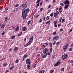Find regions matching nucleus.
Returning a JSON list of instances; mask_svg holds the SVG:
<instances>
[{
  "mask_svg": "<svg viewBox=\"0 0 73 73\" xmlns=\"http://www.w3.org/2000/svg\"><path fill=\"white\" fill-rule=\"evenodd\" d=\"M71 62L72 63H73L72 64V65L73 66V60H72L71 61Z\"/></svg>",
  "mask_w": 73,
  "mask_h": 73,
  "instance_id": "54",
  "label": "nucleus"
},
{
  "mask_svg": "<svg viewBox=\"0 0 73 73\" xmlns=\"http://www.w3.org/2000/svg\"><path fill=\"white\" fill-rule=\"evenodd\" d=\"M40 2V0H38L36 1V3H39Z\"/></svg>",
  "mask_w": 73,
  "mask_h": 73,
  "instance_id": "23",
  "label": "nucleus"
},
{
  "mask_svg": "<svg viewBox=\"0 0 73 73\" xmlns=\"http://www.w3.org/2000/svg\"><path fill=\"white\" fill-rule=\"evenodd\" d=\"M43 9V8L42 7L40 8V11H42V10Z\"/></svg>",
  "mask_w": 73,
  "mask_h": 73,
  "instance_id": "33",
  "label": "nucleus"
},
{
  "mask_svg": "<svg viewBox=\"0 0 73 73\" xmlns=\"http://www.w3.org/2000/svg\"><path fill=\"white\" fill-rule=\"evenodd\" d=\"M18 49V47H15V48H14V51L15 52H16Z\"/></svg>",
  "mask_w": 73,
  "mask_h": 73,
  "instance_id": "12",
  "label": "nucleus"
},
{
  "mask_svg": "<svg viewBox=\"0 0 73 73\" xmlns=\"http://www.w3.org/2000/svg\"><path fill=\"white\" fill-rule=\"evenodd\" d=\"M54 24H57V22L56 21H54L53 22Z\"/></svg>",
  "mask_w": 73,
  "mask_h": 73,
  "instance_id": "59",
  "label": "nucleus"
},
{
  "mask_svg": "<svg viewBox=\"0 0 73 73\" xmlns=\"http://www.w3.org/2000/svg\"><path fill=\"white\" fill-rule=\"evenodd\" d=\"M64 4L65 5L67 4V5H69V1L66 0L65 1V2H64Z\"/></svg>",
  "mask_w": 73,
  "mask_h": 73,
  "instance_id": "9",
  "label": "nucleus"
},
{
  "mask_svg": "<svg viewBox=\"0 0 73 73\" xmlns=\"http://www.w3.org/2000/svg\"><path fill=\"white\" fill-rule=\"evenodd\" d=\"M51 12V10H48V13H49V12Z\"/></svg>",
  "mask_w": 73,
  "mask_h": 73,
  "instance_id": "50",
  "label": "nucleus"
},
{
  "mask_svg": "<svg viewBox=\"0 0 73 73\" xmlns=\"http://www.w3.org/2000/svg\"><path fill=\"white\" fill-rule=\"evenodd\" d=\"M29 45V44L28 43L26 45H25V47H27V46H28V45Z\"/></svg>",
  "mask_w": 73,
  "mask_h": 73,
  "instance_id": "30",
  "label": "nucleus"
},
{
  "mask_svg": "<svg viewBox=\"0 0 73 73\" xmlns=\"http://www.w3.org/2000/svg\"><path fill=\"white\" fill-rule=\"evenodd\" d=\"M31 65H30L29 64L27 66V67H31Z\"/></svg>",
  "mask_w": 73,
  "mask_h": 73,
  "instance_id": "48",
  "label": "nucleus"
},
{
  "mask_svg": "<svg viewBox=\"0 0 73 73\" xmlns=\"http://www.w3.org/2000/svg\"><path fill=\"white\" fill-rule=\"evenodd\" d=\"M72 49H73V48H71L69 49L68 50L69 51H70V52H71V51L72 50Z\"/></svg>",
  "mask_w": 73,
  "mask_h": 73,
  "instance_id": "18",
  "label": "nucleus"
},
{
  "mask_svg": "<svg viewBox=\"0 0 73 73\" xmlns=\"http://www.w3.org/2000/svg\"><path fill=\"white\" fill-rule=\"evenodd\" d=\"M68 57V56L66 54H64L62 56V60H65Z\"/></svg>",
  "mask_w": 73,
  "mask_h": 73,
  "instance_id": "4",
  "label": "nucleus"
},
{
  "mask_svg": "<svg viewBox=\"0 0 73 73\" xmlns=\"http://www.w3.org/2000/svg\"><path fill=\"white\" fill-rule=\"evenodd\" d=\"M31 23V21H28V23L29 24H30V23Z\"/></svg>",
  "mask_w": 73,
  "mask_h": 73,
  "instance_id": "52",
  "label": "nucleus"
},
{
  "mask_svg": "<svg viewBox=\"0 0 73 73\" xmlns=\"http://www.w3.org/2000/svg\"><path fill=\"white\" fill-rule=\"evenodd\" d=\"M50 44L51 48H52V44L51 43H50Z\"/></svg>",
  "mask_w": 73,
  "mask_h": 73,
  "instance_id": "25",
  "label": "nucleus"
},
{
  "mask_svg": "<svg viewBox=\"0 0 73 73\" xmlns=\"http://www.w3.org/2000/svg\"><path fill=\"white\" fill-rule=\"evenodd\" d=\"M27 29V28L26 27H23L22 31H26V30Z\"/></svg>",
  "mask_w": 73,
  "mask_h": 73,
  "instance_id": "13",
  "label": "nucleus"
},
{
  "mask_svg": "<svg viewBox=\"0 0 73 73\" xmlns=\"http://www.w3.org/2000/svg\"><path fill=\"white\" fill-rule=\"evenodd\" d=\"M61 71L63 72L64 70V68H62L61 70Z\"/></svg>",
  "mask_w": 73,
  "mask_h": 73,
  "instance_id": "38",
  "label": "nucleus"
},
{
  "mask_svg": "<svg viewBox=\"0 0 73 73\" xmlns=\"http://www.w3.org/2000/svg\"><path fill=\"white\" fill-rule=\"evenodd\" d=\"M65 20V19H64L62 20V23H64V21Z\"/></svg>",
  "mask_w": 73,
  "mask_h": 73,
  "instance_id": "39",
  "label": "nucleus"
},
{
  "mask_svg": "<svg viewBox=\"0 0 73 73\" xmlns=\"http://www.w3.org/2000/svg\"><path fill=\"white\" fill-rule=\"evenodd\" d=\"M50 7H51V5H49L48 7V8H50Z\"/></svg>",
  "mask_w": 73,
  "mask_h": 73,
  "instance_id": "57",
  "label": "nucleus"
},
{
  "mask_svg": "<svg viewBox=\"0 0 73 73\" xmlns=\"http://www.w3.org/2000/svg\"><path fill=\"white\" fill-rule=\"evenodd\" d=\"M59 38V37L58 36H56L54 37H53V40H57Z\"/></svg>",
  "mask_w": 73,
  "mask_h": 73,
  "instance_id": "8",
  "label": "nucleus"
},
{
  "mask_svg": "<svg viewBox=\"0 0 73 73\" xmlns=\"http://www.w3.org/2000/svg\"><path fill=\"white\" fill-rule=\"evenodd\" d=\"M62 12V11H59V12L60 13H61V12Z\"/></svg>",
  "mask_w": 73,
  "mask_h": 73,
  "instance_id": "61",
  "label": "nucleus"
},
{
  "mask_svg": "<svg viewBox=\"0 0 73 73\" xmlns=\"http://www.w3.org/2000/svg\"><path fill=\"white\" fill-rule=\"evenodd\" d=\"M30 59H28L26 60V63L27 64H31V62L30 61Z\"/></svg>",
  "mask_w": 73,
  "mask_h": 73,
  "instance_id": "6",
  "label": "nucleus"
},
{
  "mask_svg": "<svg viewBox=\"0 0 73 73\" xmlns=\"http://www.w3.org/2000/svg\"><path fill=\"white\" fill-rule=\"evenodd\" d=\"M35 66H36V64H34L33 65V67H35Z\"/></svg>",
  "mask_w": 73,
  "mask_h": 73,
  "instance_id": "58",
  "label": "nucleus"
},
{
  "mask_svg": "<svg viewBox=\"0 0 73 73\" xmlns=\"http://www.w3.org/2000/svg\"><path fill=\"white\" fill-rule=\"evenodd\" d=\"M19 29V27H16V29L15 30V31L16 32V31H17Z\"/></svg>",
  "mask_w": 73,
  "mask_h": 73,
  "instance_id": "15",
  "label": "nucleus"
},
{
  "mask_svg": "<svg viewBox=\"0 0 73 73\" xmlns=\"http://www.w3.org/2000/svg\"><path fill=\"white\" fill-rule=\"evenodd\" d=\"M15 37V36H11V38L12 39H13V38H14Z\"/></svg>",
  "mask_w": 73,
  "mask_h": 73,
  "instance_id": "24",
  "label": "nucleus"
},
{
  "mask_svg": "<svg viewBox=\"0 0 73 73\" xmlns=\"http://www.w3.org/2000/svg\"><path fill=\"white\" fill-rule=\"evenodd\" d=\"M49 19V16H47L46 17V20H48Z\"/></svg>",
  "mask_w": 73,
  "mask_h": 73,
  "instance_id": "28",
  "label": "nucleus"
},
{
  "mask_svg": "<svg viewBox=\"0 0 73 73\" xmlns=\"http://www.w3.org/2000/svg\"><path fill=\"white\" fill-rule=\"evenodd\" d=\"M47 53V55L48 54V55H50V52H48V53Z\"/></svg>",
  "mask_w": 73,
  "mask_h": 73,
  "instance_id": "46",
  "label": "nucleus"
},
{
  "mask_svg": "<svg viewBox=\"0 0 73 73\" xmlns=\"http://www.w3.org/2000/svg\"><path fill=\"white\" fill-rule=\"evenodd\" d=\"M50 16L51 17H53V13H52L50 14Z\"/></svg>",
  "mask_w": 73,
  "mask_h": 73,
  "instance_id": "27",
  "label": "nucleus"
},
{
  "mask_svg": "<svg viewBox=\"0 0 73 73\" xmlns=\"http://www.w3.org/2000/svg\"><path fill=\"white\" fill-rule=\"evenodd\" d=\"M62 9V6H60L59 8V10H61Z\"/></svg>",
  "mask_w": 73,
  "mask_h": 73,
  "instance_id": "35",
  "label": "nucleus"
},
{
  "mask_svg": "<svg viewBox=\"0 0 73 73\" xmlns=\"http://www.w3.org/2000/svg\"><path fill=\"white\" fill-rule=\"evenodd\" d=\"M52 50H53V49H52V48H50V52L51 53L52 52Z\"/></svg>",
  "mask_w": 73,
  "mask_h": 73,
  "instance_id": "21",
  "label": "nucleus"
},
{
  "mask_svg": "<svg viewBox=\"0 0 73 73\" xmlns=\"http://www.w3.org/2000/svg\"><path fill=\"white\" fill-rule=\"evenodd\" d=\"M18 62H19V60H17L15 61V62H16V63H18Z\"/></svg>",
  "mask_w": 73,
  "mask_h": 73,
  "instance_id": "36",
  "label": "nucleus"
},
{
  "mask_svg": "<svg viewBox=\"0 0 73 73\" xmlns=\"http://www.w3.org/2000/svg\"><path fill=\"white\" fill-rule=\"evenodd\" d=\"M52 34L53 35H56V32H54Z\"/></svg>",
  "mask_w": 73,
  "mask_h": 73,
  "instance_id": "37",
  "label": "nucleus"
},
{
  "mask_svg": "<svg viewBox=\"0 0 73 73\" xmlns=\"http://www.w3.org/2000/svg\"><path fill=\"white\" fill-rule=\"evenodd\" d=\"M22 7L23 8H25L22 9V15L23 16V19L24 20H25L26 19V17L28 15V13L29 12V8L25 9V8H27V4L25 3H23L21 5Z\"/></svg>",
  "mask_w": 73,
  "mask_h": 73,
  "instance_id": "1",
  "label": "nucleus"
},
{
  "mask_svg": "<svg viewBox=\"0 0 73 73\" xmlns=\"http://www.w3.org/2000/svg\"><path fill=\"white\" fill-rule=\"evenodd\" d=\"M39 16V15H38L37 16H36V18H37Z\"/></svg>",
  "mask_w": 73,
  "mask_h": 73,
  "instance_id": "63",
  "label": "nucleus"
},
{
  "mask_svg": "<svg viewBox=\"0 0 73 73\" xmlns=\"http://www.w3.org/2000/svg\"><path fill=\"white\" fill-rule=\"evenodd\" d=\"M70 47H73V43H72L70 46Z\"/></svg>",
  "mask_w": 73,
  "mask_h": 73,
  "instance_id": "44",
  "label": "nucleus"
},
{
  "mask_svg": "<svg viewBox=\"0 0 73 73\" xmlns=\"http://www.w3.org/2000/svg\"><path fill=\"white\" fill-rule=\"evenodd\" d=\"M68 46H69L68 44H67L66 46H65V47L67 48V47H68Z\"/></svg>",
  "mask_w": 73,
  "mask_h": 73,
  "instance_id": "32",
  "label": "nucleus"
},
{
  "mask_svg": "<svg viewBox=\"0 0 73 73\" xmlns=\"http://www.w3.org/2000/svg\"><path fill=\"white\" fill-rule=\"evenodd\" d=\"M60 5H61L62 6H64V4H63V3H60Z\"/></svg>",
  "mask_w": 73,
  "mask_h": 73,
  "instance_id": "34",
  "label": "nucleus"
},
{
  "mask_svg": "<svg viewBox=\"0 0 73 73\" xmlns=\"http://www.w3.org/2000/svg\"><path fill=\"white\" fill-rule=\"evenodd\" d=\"M59 14V12L58 11H56V13H54V17H56L57 16H58V15Z\"/></svg>",
  "mask_w": 73,
  "mask_h": 73,
  "instance_id": "5",
  "label": "nucleus"
},
{
  "mask_svg": "<svg viewBox=\"0 0 73 73\" xmlns=\"http://www.w3.org/2000/svg\"><path fill=\"white\" fill-rule=\"evenodd\" d=\"M50 21H49L48 22H46V24H49V23H50Z\"/></svg>",
  "mask_w": 73,
  "mask_h": 73,
  "instance_id": "40",
  "label": "nucleus"
},
{
  "mask_svg": "<svg viewBox=\"0 0 73 73\" xmlns=\"http://www.w3.org/2000/svg\"><path fill=\"white\" fill-rule=\"evenodd\" d=\"M24 58H27V55H25L24 56Z\"/></svg>",
  "mask_w": 73,
  "mask_h": 73,
  "instance_id": "43",
  "label": "nucleus"
},
{
  "mask_svg": "<svg viewBox=\"0 0 73 73\" xmlns=\"http://www.w3.org/2000/svg\"><path fill=\"white\" fill-rule=\"evenodd\" d=\"M3 65L4 66H6L7 65V63H5L3 64Z\"/></svg>",
  "mask_w": 73,
  "mask_h": 73,
  "instance_id": "20",
  "label": "nucleus"
},
{
  "mask_svg": "<svg viewBox=\"0 0 73 73\" xmlns=\"http://www.w3.org/2000/svg\"><path fill=\"white\" fill-rule=\"evenodd\" d=\"M5 24L3 25L1 27V28H3L5 27Z\"/></svg>",
  "mask_w": 73,
  "mask_h": 73,
  "instance_id": "29",
  "label": "nucleus"
},
{
  "mask_svg": "<svg viewBox=\"0 0 73 73\" xmlns=\"http://www.w3.org/2000/svg\"><path fill=\"white\" fill-rule=\"evenodd\" d=\"M8 8L7 7H6L5 9V11H8Z\"/></svg>",
  "mask_w": 73,
  "mask_h": 73,
  "instance_id": "47",
  "label": "nucleus"
},
{
  "mask_svg": "<svg viewBox=\"0 0 73 73\" xmlns=\"http://www.w3.org/2000/svg\"><path fill=\"white\" fill-rule=\"evenodd\" d=\"M4 33H2V35H4V33H5V32H4Z\"/></svg>",
  "mask_w": 73,
  "mask_h": 73,
  "instance_id": "49",
  "label": "nucleus"
},
{
  "mask_svg": "<svg viewBox=\"0 0 73 73\" xmlns=\"http://www.w3.org/2000/svg\"><path fill=\"white\" fill-rule=\"evenodd\" d=\"M42 4V2L40 3V5H41Z\"/></svg>",
  "mask_w": 73,
  "mask_h": 73,
  "instance_id": "60",
  "label": "nucleus"
},
{
  "mask_svg": "<svg viewBox=\"0 0 73 73\" xmlns=\"http://www.w3.org/2000/svg\"><path fill=\"white\" fill-rule=\"evenodd\" d=\"M55 57V55H53L52 56V57H51L52 60H53V59Z\"/></svg>",
  "mask_w": 73,
  "mask_h": 73,
  "instance_id": "16",
  "label": "nucleus"
},
{
  "mask_svg": "<svg viewBox=\"0 0 73 73\" xmlns=\"http://www.w3.org/2000/svg\"><path fill=\"white\" fill-rule=\"evenodd\" d=\"M39 22L40 23H41V22H42V19H40L39 20Z\"/></svg>",
  "mask_w": 73,
  "mask_h": 73,
  "instance_id": "55",
  "label": "nucleus"
},
{
  "mask_svg": "<svg viewBox=\"0 0 73 73\" xmlns=\"http://www.w3.org/2000/svg\"><path fill=\"white\" fill-rule=\"evenodd\" d=\"M55 44H56V41H54L53 43V45H55Z\"/></svg>",
  "mask_w": 73,
  "mask_h": 73,
  "instance_id": "51",
  "label": "nucleus"
},
{
  "mask_svg": "<svg viewBox=\"0 0 73 73\" xmlns=\"http://www.w3.org/2000/svg\"><path fill=\"white\" fill-rule=\"evenodd\" d=\"M45 44L46 46H48V43H46Z\"/></svg>",
  "mask_w": 73,
  "mask_h": 73,
  "instance_id": "53",
  "label": "nucleus"
},
{
  "mask_svg": "<svg viewBox=\"0 0 73 73\" xmlns=\"http://www.w3.org/2000/svg\"><path fill=\"white\" fill-rule=\"evenodd\" d=\"M54 70H51L50 71V73H53V72H54Z\"/></svg>",
  "mask_w": 73,
  "mask_h": 73,
  "instance_id": "19",
  "label": "nucleus"
},
{
  "mask_svg": "<svg viewBox=\"0 0 73 73\" xmlns=\"http://www.w3.org/2000/svg\"><path fill=\"white\" fill-rule=\"evenodd\" d=\"M62 31H63V29H60V32H62Z\"/></svg>",
  "mask_w": 73,
  "mask_h": 73,
  "instance_id": "42",
  "label": "nucleus"
},
{
  "mask_svg": "<svg viewBox=\"0 0 73 73\" xmlns=\"http://www.w3.org/2000/svg\"><path fill=\"white\" fill-rule=\"evenodd\" d=\"M27 69H31V68L29 67H27Z\"/></svg>",
  "mask_w": 73,
  "mask_h": 73,
  "instance_id": "62",
  "label": "nucleus"
},
{
  "mask_svg": "<svg viewBox=\"0 0 73 73\" xmlns=\"http://www.w3.org/2000/svg\"><path fill=\"white\" fill-rule=\"evenodd\" d=\"M56 23H54V25L55 27H57V25H56Z\"/></svg>",
  "mask_w": 73,
  "mask_h": 73,
  "instance_id": "31",
  "label": "nucleus"
},
{
  "mask_svg": "<svg viewBox=\"0 0 73 73\" xmlns=\"http://www.w3.org/2000/svg\"><path fill=\"white\" fill-rule=\"evenodd\" d=\"M33 36H32L30 38V40L28 43H29V44H31L32 42H33Z\"/></svg>",
  "mask_w": 73,
  "mask_h": 73,
  "instance_id": "3",
  "label": "nucleus"
},
{
  "mask_svg": "<svg viewBox=\"0 0 73 73\" xmlns=\"http://www.w3.org/2000/svg\"><path fill=\"white\" fill-rule=\"evenodd\" d=\"M12 50V49H11V48H10L9 49V51H11Z\"/></svg>",
  "mask_w": 73,
  "mask_h": 73,
  "instance_id": "64",
  "label": "nucleus"
},
{
  "mask_svg": "<svg viewBox=\"0 0 73 73\" xmlns=\"http://www.w3.org/2000/svg\"><path fill=\"white\" fill-rule=\"evenodd\" d=\"M13 68H14V66H13V67H11L10 68V70H12V69Z\"/></svg>",
  "mask_w": 73,
  "mask_h": 73,
  "instance_id": "26",
  "label": "nucleus"
},
{
  "mask_svg": "<svg viewBox=\"0 0 73 73\" xmlns=\"http://www.w3.org/2000/svg\"><path fill=\"white\" fill-rule=\"evenodd\" d=\"M47 55H48V53H46L45 55L42 56V58H45L47 56Z\"/></svg>",
  "mask_w": 73,
  "mask_h": 73,
  "instance_id": "11",
  "label": "nucleus"
},
{
  "mask_svg": "<svg viewBox=\"0 0 73 73\" xmlns=\"http://www.w3.org/2000/svg\"><path fill=\"white\" fill-rule=\"evenodd\" d=\"M61 60L60 59L54 65V66H58V65L61 64Z\"/></svg>",
  "mask_w": 73,
  "mask_h": 73,
  "instance_id": "2",
  "label": "nucleus"
},
{
  "mask_svg": "<svg viewBox=\"0 0 73 73\" xmlns=\"http://www.w3.org/2000/svg\"><path fill=\"white\" fill-rule=\"evenodd\" d=\"M58 44H59V42H57L56 43V45H58Z\"/></svg>",
  "mask_w": 73,
  "mask_h": 73,
  "instance_id": "41",
  "label": "nucleus"
},
{
  "mask_svg": "<svg viewBox=\"0 0 73 73\" xmlns=\"http://www.w3.org/2000/svg\"><path fill=\"white\" fill-rule=\"evenodd\" d=\"M45 72V70L40 71L39 72V73H44Z\"/></svg>",
  "mask_w": 73,
  "mask_h": 73,
  "instance_id": "17",
  "label": "nucleus"
},
{
  "mask_svg": "<svg viewBox=\"0 0 73 73\" xmlns=\"http://www.w3.org/2000/svg\"><path fill=\"white\" fill-rule=\"evenodd\" d=\"M18 6H19V5H15V7H18Z\"/></svg>",
  "mask_w": 73,
  "mask_h": 73,
  "instance_id": "56",
  "label": "nucleus"
},
{
  "mask_svg": "<svg viewBox=\"0 0 73 73\" xmlns=\"http://www.w3.org/2000/svg\"><path fill=\"white\" fill-rule=\"evenodd\" d=\"M68 7H69V5H66L64 7V8H65V9H67V8H68Z\"/></svg>",
  "mask_w": 73,
  "mask_h": 73,
  "instance_id": "14",
  "label": "nucleus"
},
{
  "mask_svg": "<svg viewBox=\"0 0 73 73\" xmlns=\"http://www.w3.org/2000/svg\"><path fill=\"white\" fill-rule=\"evenodd\" d=\"M7 20H8V17H7L5 18V21L7 22Z\"/></svg>",
  "mask_w": 73,
  "mask_h": 73,
  "instance_id": "22",
  "label": "nucleus"
},
{
  "mask_svg": "<svg viewBox=\"0 0 73 73\" xmlns=\"http://www.w3.org/2000/svg\"><path fill=\"white\" fill-rule=\"evenodd\" d=\"M63 49L64 51V52H65V51H66V49H67V48L65 47V46H63Z\"/></svg>",
  "mask_w": 73,
  "mask_h": 73,
  "instance_id": "10",
  "label": "nucleus"
},
{
  "mask_svg": "<svg viewBox=\"0 0 73 73\" xmlns=\"http://www.w3.org/2000/svg\"><path fill=\"white\" fill-rule=\"evenodd\" d=\"M39 5H40V3H38V4L36 5V7H38Z\"/></svg>",
  "mask_w": 73,
  "mask_h": 73,
  "instance_id": "45",
  "label": "nucleus"
},
{
  "mask_svg": "<svg viewBox=\"0 0 73 73\" xmlns=\"http://www.w3.org/2000/svg\"><path fill=\"white\" fill-rule=\"evenodd\" d=\"M43 53L44 54H45L48 52V48H45V49H43V50L42 51Z\"/></svg>",
  "mask_w": 73,
  "mask_h": 73,
  "instance_id": "7",
  "label": "nucleus"
}]
</instances>
